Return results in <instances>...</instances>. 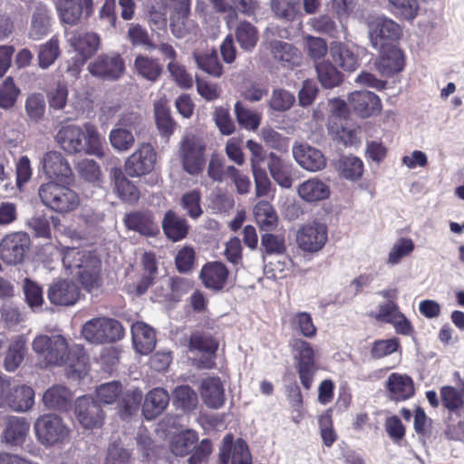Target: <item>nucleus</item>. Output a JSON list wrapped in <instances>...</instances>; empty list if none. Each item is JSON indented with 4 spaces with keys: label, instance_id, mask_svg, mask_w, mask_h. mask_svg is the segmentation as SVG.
I'll list each match as a JSON object with an SVG mask.
<instances>
[{
    "label": "nucleus",
    "instance_id": "nucleus-64",
    "mask_svg": "<svg viewBox=\"0 0 464 464\" xmlns=\"http://www.w3.org/2000/svg\"><path fill=\"white\" fill-rule=\"evenodd\" d=\"M122 392V385L120 382H110L101 384L96 389V396L100 402L111 404L119 399Z\"/></svg>",
    "mask_w": 464,
    "mask_h": 464
},
{
    "label": "nucleus",
    "instance_id": "nucleus-59",
    "mask_svg": "<svg viewBox=\"0 0 464 464\" xmlns=\"http://www.w3.org/2000/svg\"><path fill=\"white\" fill-rule=\"evenodd\" d=\"M127 39L132 46L155 47L147 29L137 23L128 24Z\"/></svg>",
    "mask_w": 464,
    "mask_h": 464
},
{
    "label": "nucleus",
    "instance_id": "nucleus-18",
    "mask_svg": "<svg viewBox=\"0 0 464 464\" xmlns=\"http://www.w3.org/2000/svg\"><path fill=\"white\" fill-rule=\"evenodd\" d=\"M124 224L129 230L135 231L146 237H153L160 234V227L155 216L150 210H139L126 214Z\"/></svg>",
    "mask_w": 464,
    "mask_h": 464
},
{
    "label": "nucleus",
    "instance_id": "nucleus-58",
    "mask_svg": "<svg viewBox=\"0 0 464 464\" xmlns=\"http://www.w3.org/2000/svg\"><path fill=\"white\" fill-rule=\"evenodd\" d=\"M440 397L442 405L450 412L459 413L464 406V400L461 393L453 386L441 387Z\"/></svg>",
    "mask_w": 464,
    "mask_h": 464
},
{
    "label": "nucleus",
    "instance_id": "nucleus-8",
    "mask_svg": "<svg viewBox=\"0 0 464 464\" xmlns=\"http://www.w3.org/2000/svg\"><path fill=\"white\" fill-rule=\"evenodd\" d=\"M88 70L92 76L102 81H118L125 73V60L117 52L101 53L89 63Z\"/></svg>",
    "mask_w": 464,
    "mask_h": 464
},
{
    "label": "nucleus",
    "instance_id": "nucleus-32",
    "mask_svg": "<svg viewBox=\"0 0 464 464\" xmlns=\"http://www.w3.org/2000/svg\"><path fill=\"white\" fill-rule=\"evenodd\" d=\"M30 423L24 417L10 416L3 430L4 440L12 445L23 444L28 434Z\"/></svg>",
    "mask_w": 464,
    "mask_h": 464
},
{
    "label": "nucleus",
    "instance_id": "nucleus-50",
    "mask_svg": "<svg viewBox=\"0 0 464 464\" xmlns=\"http://www.w3.org/2000/svg\"><path fill=\"white\" fill-rule=\"evenodd\" d=\"M135 134L130 130L115 127L109 133L111 147L118 152H127L135 144Z\"/></svg>",
    "mask_w": 464,
    "mask_h": 464
},
{
    "label": "nucleus",
    "instance_id": "nucleus-56",
    "mask_svg": "<svg viewBox=\"0 0 464 464\" xmlns=\"http://www.w3.org/2000/svg\"><path fill=\"white\" fill-rule=\"evenodd\" d=\"M290 324L293 330L299 332L304 337L313 338L316 335L317 328L309 313L298 312L293 314Z\"/></svg>",
    "mask_w": 464,
    "mask_h": 464
},
{
    "label": "nucleus",
    "instance_id": "nucleus-53",
    "mask_svg": "<svg viewBox=\"0 0 464 464\" xmlns=\"http://www.w3.org/2000/svg\"><path fill=\"white\" fill-rule=\"evenodd\" d=\"M67 351L66 339L62 335H53V343L44 359L50 365H63Z\"/></svg>",
    "mask_w": 464,
    "mask_h": 464
},
{
    "label": "nucleus",
    "instance_id": "nucleus-23",
    "mask_svg": "<svg viewBox=\"0 0 464 464\" xmlns=\"http://www.w3.org/2000/svg\"><path fill=\"white\" fill-rule=\"evenodd\" d=\"M269 46L273 58L281 66L293 69L302 63L301 52L294 44L281 40H273L269 43Z\"/></svg>",
    "mask_w": 464,
    "mask_h": 464
},
{
    "label": "nucleus",
    "instance_id": "nucleus-15",
    "mask_svg": "<svg viewBox=\"0 0 464 464\" xmlns=\"http://www.w3.org/2000/svg\"><path fill=\"white\" fill-rule=\"evenodd\" d=\"M74 414L79 423L85 429L102 426L104 412L101 404L92 396H82L76 400Z\"/></svg>",
    "mask_w": 464,
    "mask_h": 464
},
{
    "label": "nucleus",
    "instance_id": "nucleus-46",
    "mask_svg": "<svg viewBox=\"0 0 464 464\" xmlns=\"http://www.w3.org/2000/svg\"><path fill=\"white\" fill-rule=\"evenodd\" d=\"M318 80L322 86L332 89L343 82V73L329 61H322L315 66Z\"/></svg>",
    "mask_w": 464,
    "mask_h": 464
},
{
    "label": "nucleus",
    "instance_id": "nucleus-49",
    "mask_svg": "<svg viewBox=\"0 0 464 464\" xmlns=\"http://www.w3.org/2000/svg\"><path fill=\"white\" fill-rule=\"evenodd\" d=\"M188 347L190 351L197 350L208 354H216L218 342L208 333L196 331L190 335Z\"/></svg>",
    "mask_w": 464,
    "mask_h": 464
},
{
    "label": "nucleus",
    "instance_id": "nucleus-33",
    "mask_svg": "<svg viewBox=\"0 0 464 464\" xmlns=\"http://www.w3.org/2000/svg\"><path fill=\"white\" fill-rule=\"evenodd\" d=\"M387 389L391 399L397 401H405L414 395V383L408 375L392 373L387 381Z\"/></svg>",
    "mask_w": 464,
    "mask_h": 464
},
{
    "label": "nucleus",
    "instance_id": "nucleus-21",
    "mask_svg": "<svg viewBox=\"0 0 464 464\" xmlns=\"http://www.w3.org/2000/svg\"><path fill=\"white\" fill-rule=\"evenodd\" d=\"M378 50L380 57L375 65L382 76L392 77L404 69L405 56L397 45Z\"/></svg>",
    "mask_w": 464,
    "mask_h": 464
},
{
    "label": "nucleus",
    "instance_id": "nucleus-26",
    "mask_svg": "<svg viewBox=\"0 0 464 464\" xmlns=\"http://www.w3.org/2000/svg\"><path fill=\"white\" fill-rule=\"evenodd\" d=\"M110 178L113 183L115 193L121 200L129 203H135L139 200L138 188L126 178L121 167L111 168Z\"/></svg>",
    "mask_w": 464,
    "mask_h": 464
},
{
    "label": "nucleus",
    "instance_id": "nucleus-2",
    "mask_svg": "<svg viewBox=\"0 0 464 464\" xmlns=\"http://www.w3.org/2000/svg\"><path fill=\"white\" fill-rule=\"evenodd\" d=\"M63 264L75 274L87 292L102 286V260L94 251L70 249L64 255Z\"/></svg>",
    "mask_w": 464,
    "mask_h": 464
},
{
    "label": "nucleus",
    "instance_id": "nucleus-11",
    "mask_svg": "<svg viewBox=\"0 0 464 464\" xmlns=\"http://www.w3.org/2000/svg\"><path fill=\"white\" fill-rule=\"evenodd\" d=\"M58 16L63 24L78 25L93 13V0H57Z\"/></svg>",
    "mask_w": 464,
    "mask_h": 464
},
{
    "label": "nucleus",
    "instance_id": "nucleus-9",
    "mask_svg": "<svg viewBox=\"0 0 464 464\" xmlns=\"http://www.w3.org/2000/svg\"><path fill=\"white\" fill-rule=\"evenodd\" d=\"M369 38L375 49L396 46L395 43L401 35L400 25L393 20L380 16L368 24Z\"/></svg>",
    "mask_w": 464,
    "mask_h": 464
},
{
    "label": "nucleus",
    "instance_id": "nucleus-22",
    "mask_svg": "<svg viewBox=\"0 0 464 464\" xmlns=\"http://www.w3.org/2000/svg\"><path fill=\"white\" fill-rule=\"evenodd\" d=\"M292 150L296 162L306 170L318 171L325 167L326 160L323 153L307 143H296Z\"/></svg>",
    "mask_w": 464,
    "mask_h": 464
},
{
    "label": "nucleus",
    "instance_id": "nucleus-30",
    "mask_svg": "<svg viewBox=\"0 0 464 464\" xmlns=\"http://www.w3.org/2000/svg\"><path fill=\"white\" fill-rule=\"evenodd\" d=\"M169 402V395L163 388H155L148 392L142 406L146 420H154L160 415Z\"/></svg>",
    "mask_w": 464,
    "mask_h": 464
},
{
    "label": "nucleus",
    "instance_id": "nucleus-4",
    "mask_svg": "<svg viewBox=\"0 0 464 464\" xmlns=\"http://www.w3.org/2000/svg\"><path fill=\"white\" fill-rule=\"evenodd\" d=\"M83 338L93 344L114 343L123 338L124 328L115 319L96 317L87 321L82 327Z\"/></svg>",
    "mask_w": 464,
    "mask_h": 464
},
{
    "label": "nucleus",
    "instance_id": "nucleus-7",
    "mask_svg": "<svg viewBox=\"0 0 464 464\" xmlns=\"http://www.w3.org/2000/svg\"><path fill=\"white\" fill-rule=\"evenodd\" d=\"M205 142L194 136L186 135L179 146V155L182 167L190 175H198L204 169L206 164Z\"/></svg>",
    "mask_w": 464,
    "mask_h": 464
},
{
    "label": "nucleus",
    "instance_id": "nucleus-20",
    "mask_svg": "<svg viewBox=\"0 0 464 464\" xmlns=\"http://www.w3.org/2000/svg\"><path fill=\"white\" fill-rule=\"evenodd\" d=\"M67 37L69 44L81 56L82 63H84L98 51L101 44L99 34L92 32L73 30L67 34Z\"/></svg>",
    "mask_w": 464,
    "mask_h": 464
},
{
    "label": "nucleus",
    "instance_id": "nucleus-38",
    "mask_svg": "<svg viewBox=\"0 0 464 464\" xmlns=\"http://www.w3.org/2000/svg\"><path fill=\"white\" fill-rule=\"evenodd\" d=\"M63 365L69 368V374L82 378L87 372L88 356L82 345H74L68 349Z\"/></svg>",
    "mask_w": 464,
    "mask_h": 464
},
{
    "label": "nucleus",
    "instance_id": "nucleus-1",
    "mask_svg": "<svg viewBox=\"0 0 464 464\" xmlns=\"http://www.w3.org/2000/svg\"><path fill=\"white\" fill-rule=\"evenodd\" d=\"M83 128L63 126L57 131L55 141L68 154L85 152L98 158L104 157V145L97 128L90 122L85 123Z\"/></svg>",
    "mask_w": 464,
    "mask_h": 464
},
{
    "label": "nucleus",
    "instance_id": "nucleus-17",
    "mask_svg": "<svg viewBox=\"0 0 464 464\" xmlns=\"http://www.w3.org/2000/svg\"><path fill=\"white\" fill-rule=\"evenodd\" d=\"M327 241V227L321 223L304 226L297 232L298 246L306 252H317L324 247Z\"/></svg>",
    "mask_w": 464,
    "mask_h": 464
},
{
    "label": "nucleus",
    "instance_id": "nucleus-31",
    "mask_svg": "<svg viewBox=\"0 0 464 464\" xmlns=\"http://www.w3.org/2000/svg\"><path fill=\"white\" fill-rule=\"evenodd\" d=\"M34 400V390L27 385H18L12 379L6 405L15 411H25L32 408Z\"/></svg>",
    "mask_w": 464,
    "mask_h": 464
},
{
    "label": "nucleus",
    "instance_id": "nucleus-60",
    "mask_svg": "<svg viewBox=\"0 0 464 464\" xmlns=\"http://www.w3.org/2000/svg\"><path fill=\"white\" fill-rule=\"evenodd\" d=\"M25 112L30 121L38 122L45 111V100L41 93H33L25 101Z\"/></svg>",
    "mask_w": 464,
    "mask_h": 464
},
{
    "label": "nucleus",
    "instance_id": "nucleus-51",
    "mask_svg": "<svg viewBox=\"0 0 464 464\" xmlns=\"http://www.w3.org/2000/svg\"><path fill=\"white\" fill-rule=\"evenodd\" d=\"M60 55L59 40L57 36H53L45 44L39 46L38 65L42 69H47L54 63Z\"/></svg>",
    "mask_w": 464,
    "mask_h": 464
},
{
    "label": "nucleus",
    "instance_id": "nucleus-41",
    "mask_svg": "<svg viewBox=\"0 0 464 464\" xmlns=\"http://www.w3.org/2000/svg\"><path fill=\"white\" fill-rule=\"evenodd\" d=\"M330 54L334 62L344 71L353 72L359 66L358 55L343 44H333Z\"/></svg>",
    "mask_w": 464,
    "mask_h": 464
},
{
    "label": "nucleus",
    "instance_id": "nucleus-37",
    "mask_svg": "<svg viewBox=\"0 0 464 464\" xmlns=\"http://www.w3.org/2000/svg\"><path fill=\"white\" fill-rule=\"evenodd\" d=\"M72 400V394L68 388L63 385H54L49 388L44 394V405L53 410L66 411Z\"/></svg>",
    "mask_w": 464,
    "mask_h": 464
},
{
    "label": "nucleus",
    "instance_id": "nucleus-28",
    "mask_svg": "<svg viewBox=\"0 0 464 464\" xmlns=\"http://www.w3.org/2000/svg\"><path fill=\"white\" fill-rule=\"evenodd\" d=\"M204 403L212 409H219L225 403L224 387L219 377L204 379L200 385Z\"/></svg>",
    "mask_w": 464,
    "mask_h": 464
},
{
    "label": "nucleus",
    "instance_id": "nucleus-29",
    "mask_svg": "<svg viewBox=\"0 0 464 464\" xmlns=\"http://www.w3.org/2000/svg\"><path fill=\"white\" fill-rule=\"evenodd\" d=\"M133 345L140 354H148L156 346V334L153 328L143 322H136L131 326Z\"/></svg>",
    "mask_w": 464,
    "mask_h": 464
},
{
    "label": "nucleus",
    "instance_id": "nucleus-25",
    "mask_svg": "<svg viewBox=\"0 0 464 464\" xmlns=\"http://www.w3.org/2000/svg\"><path fill=\"white\" fill-rule=\"evenodd\" d=\"M164 235L172 242H179L187 237L189 225L185 218L179 217L174 210H168L162 219Z\"/></svg>",
    "mask_w": 464,
    "mask_h": 464
},
{
    "label": "nucleus",
    "instance_id": "nucleus-47",
    "mask_svg": "<svg viewBox=\"0 0 464 464\" xmlns=\"http://www.w3.org/2000/svg\"><path fill=\"white\" fill-rule=\"evenodd\" d=\"M174 405L184 411L196 409L198 400L196 392L188 385H179L172 392Z\"/></svg>",
    "mask_w": 464,
    "mask_h": 464
},
{
    "label": "nucleus",
    "instance_id": "nucleus-62",
    "mask_svg": "<svg viewBox=\"0 0 464 464\" xmlns=\"http://www.w3.org/2000/svg\"><path fill=\"white\" fill-rule=\"evenodd\" d=\"M271 8L277 17L293 21L298 13V2L296 0H272Z\"/></svg>",
    "mask_w": 464,
    "mask_h": 464
},
{
    "label": "nucleus",
    "instance_id": "nucleus-44",
    "mask_svg": "<svg viewBox=\"0 0 464 464\" xmlns=\"http://www.w3.org/2000/svg\"><path fill=\"white\" fill-rule=\"evenodd\" d=\"M235 37L241 49L252 52L258 42V31L247 21L239 22L235 29Z\"/></svg>",
    "mask_w": 464,
    "mask_h": 464
},
{
    "label": "nucleus",
    "instance_id": "nucleus-57",
    "mask_svg": "<svg viewBox=\"0 0 464 464\" xmlns=\"http://www.w3.org/2000/svg\"><path fill=\"white\" fill-rule=\"evenodd\" d=\"M260 251L268 256H280L286 251L285 241L283 236L265 233L261 236Z\"/></svg>",
    "mask_w": 464,
    "mask_h": 464
},
{
    "label": "nucleus",
    "instance_id": "nucleus-63",
    "mask_svg": "<svg viewBox=\"0 0 464 464\" xmlns=\"http://www.w3.org/2000/svg\"><path fill=\"white\" fill-rule=\"evenodd\" d=\"M154 111L156 124L160 131L166 136L172 134L175 121L170 116L169 109L161 103H156Z\"/></svg>",
    "mask_w": 464,
    "mask_h": 464
},
{
    "label": "nucleus",
    "instance_id": "nucleus-34",
    "mask_svg": "<svg viewBox=\"0 0 464 464\" xmlns=\"http://www.w3.org/2000/svg\"><path fill=\"white\" fill-rule=\"evenodd\" d=\"M134 68L139 76L156 82L161 77L164 68L158 58L140 54L134 60Z\"/></svg>",
    "mask_w": 464,
    "mask_h": 464
},
{
    "label": "nucleus",
    "instance_id": "nucleus-19",
    "mask_svg": "<svg viewBox=\"0 0 464 464\" xmlns=\"http://www.w3.org/2000/svg\"><path fill=\"white\" fill-rule=\"evenodd\" d=\"M350 109L362 118L378 115L382 111L380 98L369 91H356L348 97Z\"/></svg>",
    "mask_w": 464,
    "mask_h": 464
},
{
    "label": "nucleus",
    "instance_id": "nucleus-12",
    "mask_svg": "<svg viewBox=\"0 0 464 464\" xmlns=\"http://www.w3.org/2000/svg\"><path fill=\"white\" fill-rule=\"evenodd\" d=\"M156 151L150 143H142L125 161V171L130 177H140L153 170Z\"/></svg>",
    "mask_w": 464,
    "mask_h": 464
},
{
    "label": "nucleus",
    "instance_id": "nucleus-52",
    "mask_svg": "<svg viewBox=\"0 0 464 464\" xmlns=\"http://www.w3.org/2000/svg\"><path fill=\"white\" fill-rule=\"evenodd\" d=\"M137 446L142 454V461L144 462L156 461L161 454L166 452L164 447L155 445L151 438L146 433H139Z\"/></svg>",
    "mask_w": 464,
    "mask_h": 464
},
{
    "label": "nucleus",
    "instance_id": "nucleus-24",
    "mask_svg": "<svg viewBox=\"0 0 464 464\" xmlns=\"http://www.w3.org/2000/svg\"><path fill=\"white\" fill-rule=\"evenodd\" d=\"M228 275L227 267L217 261L204 265L199 276L207 288L220 291L226 285Z\"/></svg>",
    "mask_w": 464,
    "mask_h": 464
},
{
    "label": "nucleus",
    "instance_id": "nucleus-10",
    "mask_svg": "<svg viewBox=\"0 0 464 464\" xmlns=\"http://www.w3.org/2000/svg\"><path fill=\"white\" fill-rule=\"evenodd\" d=\"M30 245L31 240L26 233L15 232L6 235L0 243V258L7 265L21 264Z\"/></svg>",
    "mask_w": 464,
    "mask_h": 464
},
{
    "label": "nucleus",
    "instance_id": "nucleus-3",
    "mask_svg": "<svg viewBox=\"0 0 464 464\" xmlns=\"http://www.w3.org/2000/svg\"><path fill=\"white\" fill-rule=\"evenodd\" d=\"M71 185L56 181L42 184L38 188L42 203L59 214L74 211L80 205V197L71 188Z\"/></svg>",
    "mask_w": 464,
    "mask_h": 464
},
{
    "label": "nucleus",
    "instance_id": "nucleus-55",
    "mask_svg": "<svg viewBox=\"0 0 464 464\" xmlns=\"http://www.w3.org/2000/svg\"><path fill=\"white\" fill-rule=\"evenodd\" d=\"M339 172L346 179L357 180L363 173V163L357 157H343L339 161Z\"/></svg>",
    "mask_w": 464,
    "mask_h": 464
},
{
    "label": "nucleus",
    "instance_id": "nucleus-5",
    "mask_svg": "<svg viewBox=\"0 0 464 464\" xmlns=\"http://www.w3.org/2000/svg\"><path fill=\"white\" fill-rule=\"evenodd\" d=\"M290 346L300 382L305 390H310L318 370L314 350L310 343L300 338L293 339Z\"/></svg>",
    "mask_w": 464,
    "mask_h": 464
},
{
    "label": "nucleus",
    "instance_id": "nucleus-54",
    "mask_svg": "<svg viewBox=\"0 0 464 464\" xmlns=\"http://www.w3.org/2000/svg\"><path fill=\"white\" fill-rule=\"evenodd\" d=\"M116 126L130 130L135 135L144 130L145 124L143 116L137 111L130 110L119 115Z\"/></svg>",
    "mask_w": 464,
    "mask_h": 464
},
{
    "label": "nucleus",
    "instance_id": "nucleus-14",
    "mask_svg": "<svg viewBox=\"0 0 464 464\" xmlns=\"http://www.w3.org/2000/svg\"><path fill=\"white\" fill-rule=\"evenodd\" d=\"M219 464H252L251 454L246 442L243 439L234 441V436L227 433L224 436L219 448Z\"/></svg>",
    "mask_w": 464,
    "mask_h": 464
},
{
    "label": "nucleus",
    "instance_id": "nucleus-45",
    "mask_svg": "<svg viewBox=\"0 0 464 464\" xmlns=\"http://www.w3.org/2000/svg\"><path fill=\"white\" fill-rule=\"evenodd\" d=\"M254 215L261 230L271 231L277 226V214L268 201H259L254 208Z\"/></svg>",
    "mask_w": 464,
    "mask_h": 464
},
{
    "label": "nucleus",
    "instance_id": "nucleus-36",
    "mask_svg": "<svg viewBox=\"0 0 464 464\" xmlns=\"http://www.w3.org/2000/svg\"><path fill=\"white\" fill-rule=\"evenodd\" d=\"M143 399L142 392L139 389L121 392L118 401V414L123 420L137 414Z\"/></svg>",
    "mask_w": 464,
    "mask_h": 464
},
{
    "label": "nucleus",
    "instance_id": "nucleus-16",
    "mask_svg": "<svg viewBox=\"0 0 464 464\" xmlns=\"http://www.w3.org/2000/svg\"><path fill=\"white\" fill-rule=\"evenodd\" d=\"M81 296L77 284L70 279H58L48 287L47 298L57 306H71L75 304Z\"/></svg>",
    "mask_w": 464,
    "mask_h": 464
},
{
    "label": "nucleus",
    "instance_id": "nucleus-40",
    "mask_svg": "<svg viewBox=\"0 0 464 464\" xmlns=\"http://www.w3.org/2000/svg\"><path fill=\"white\" fill-rule=\"evenodd\" d=\"M212 2L218 12L228 13L231 18L237 17L236 9L250 16L257 8V3L255 0H213Z\"/></svg>",
    "mask_w": 464,
    "mask_h": 464
},
{
    "label": "nucleus",
    "instance_id": "nucleus-13",
    "mask_svg": "<svg viewBox=\"0 0 464 464\" xmlns=\"http://www.w3.org/2000/svg\"><path fill=\"white\" fill-rule=\"evenodd\" d=\"M44 172L53 181L73 184L74 175L67 160L61 152H46L42 159Z\"/></svg>",
    "mask_w": 464,
    "mask_h": 464
},
{
    "label": "nucleus",
    "instance_id": "nucleus-48",
    "mask_svg": "<svg viewBox=\"0 0 464 464\" xmlns=\"http://www.w3.org/2000/svg\"><path fill=\"white\" fill-rule=\"evenodd\" d=\"M26 353L25 341L18 337L9 346L5 358L4 366L8 372L15 371L23 362Z\"/></svg>",
    "mask_w": 464,
    "mask_h": 464
},
{
    "label": "nucleus",
    "instance_id": "nucleus-39",
    "mask_svg": "<svg viewBox=\"0 0 464 464\" xmlns=\"http://www.w3.org/2000/svg\"><path fill=\"white\" fill-rule=\"evenodd\" d=\"M192 57L197 66L214 77H220L223 72V67L215 50L211 51H194Z\"/></svg>",
    "mask_w": 464,
    "mask_h": 464
},
{
    "label": "nucleus",
    "instance_id": "nucleus-27",
    "mask_svg": "<svg viewBox=\"0 0 464 464\" xmlns=\"http://www.w3.org/2000/svg\"><path fill=\"white\" fill-rule=\"evenodd\" d=\"M51 21L50 9L42 3L37 4L32 14L29 38L38 41L46 36L51 32Z\"/></svg>",
    "mask_w": 464,
    "mask_h": 464
},
{
    "label": "nucleus",
    "instance_id": "nucleus-61",
    "mask_svg": "<svg viewBox=\"0 0 464 464\" xmlns=\"http://www.w3.org/2000/svg\"><path fill=\"white\" fill-rule=\"evenodd\" d=\"M20 90L15 86L14 79L8 76L0 87V108L8 110L15 104Z\"/></svg>",
    "mask_w": 464,
    "mask_h": 464
},
{
    "label": "nucleus",
    "instance_id": "nucleus-6",
    "mask_svg": "<svg viewBox=\"0 0 464 464\" xmlns=\"http://www.w3.org/2000/svg\"><path fill=\"white\" fill-rule=\"evenodd\" d=\"M34 430L38 441L46 447L63 443L71 432L63 419L52 413L40 416L34 422Z\"/></svg>",
    "mask_w": 464,
    "mask_h": 464
},
{
    "label": "nucleus",
    "instance_id": "nucleus-43",
    "mask_svg": "<svg viewBox=\"0 0 464 464\" xmlns=\"http://www.w3.org/2000/svg\"><path fill=\"white\" fill-rule=\"evenodd\" d=\"M198 440L196 431L187 430L173 436L169 444V450L175 456L188 455Z\"/></svg>",
    "mask_w": 464,
    "mask_h": 464
},
{
    "label": "nucleus",
    "instance_id": "nucleus-35",
    "mask_svg": "<svg viewBox=\"0 0 464 464\" xmlns=\"http://www.w3.org/2000/svg\"><path fill=\"white\" fill-rule=\"evenodd\" d=\"M268 169L274 180L283 188H289L292 187V165L285 162L274 152L268 157Z\"/></svg>",
    "mask_w": 464,
    "mask_h": 464
},
{
    "label": "nucleus",
    "instance_id": "nucleus-42",
    "mask_svg": "<svg viewBox=\"0 0 464 464\" xmlns=\"http://www.w3.org/2000/svg\"><path fill=\"white\" fill-rule=\"evenodd\" d=\"M299 196L307 202H315L325 199L330 195L329 187L323 181L311 179L298 187Z\"/></svg>",
    "mask_w": 464,
    "mask_h": 464
}]
</instances>
